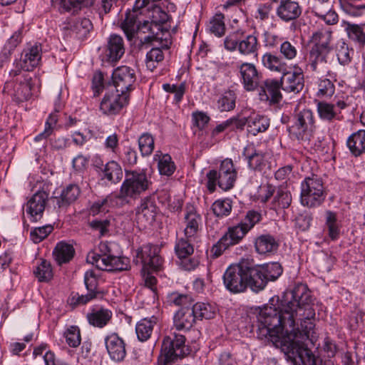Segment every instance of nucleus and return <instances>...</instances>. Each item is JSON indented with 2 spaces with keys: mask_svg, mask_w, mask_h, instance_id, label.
Instances as JSON below:
<instances>
[{
  "mask_svg": "<svg viewBox=\"0 0 365 365\" xmlns=\"http://www.w3.org/2000/svg\"><path fill=\"white\" fill-rule=\"evenodd\" d=\"M346 145L354 157L365 153V130H359L349 136Z\"/></svg>",
  "mask_w": 365,
  "mask_h": 365,
  "instance_id": "nucleus-33",
  "label": "nucleus"
},
{
  "mask_svg": "<svg viewBox=\"0 0 365 365\" xmlns=\"http://www.w3.org/2000/svg\"><path fill=\"white\" fill-rule=\"evenodd\" d=\"M246 278L247 281V287H249L253 292H258L264 289L267 285L264 275L259 265H252L249 261H245Z\"/></svg>",
  "mask_w": 365,
  "mask_h": 365,
  "instance_id": "nucleus-22",
  "label": "nucleus"
},
{
  "mask_svg": "<svg viewBox=\"0 0 365 365\" xmlns=\"http://www.w3.org/2000/svg\"><path fill=\"white\" fill-rule=\"evenodd\" d=\"M263 65L268 69L285 74L287 71V64L282 58L267 53L262 56Z\"/></svg>",
  "mask_w": 365,
  "mask_h": 365,
  "instance_id": "nucleus-41",
  "label": "nucleus"
},
{
  "mask_svg": "<svg viewBox=\"0 0 365 365\" xmlns=\"http://www.w3.org/2000/svg\"><path fill=\"white\" fill-rule=\"evenodd\" d=\"M148 15L158 31L161 29L160 26L167 22L169 19L168 14L161 7L156 5H153L151 9H148Z\"/></svg>",
  "mask_w": 365,
  "mask_h": 365,
  "instance_id": "nucleus-45",
  "label": "nucleus"
},
{
  "mask_svg": "<svg viewBox=\"0 0 365 365\" xmlns=\"http://www.w3.org/2000/svg\"><path fill=\"white\" fill-rule=\"evenodd\" d=\"M330 31L322 29L313 34L312 41L314 45L309 53V66L312 71H316L326 65L327 56L332 49Z\"/></svg>",
  "mask_w": 365,
  "mask_h": 365,
  "instance_id": "nucleus-6",
  "label": "nucleus"
},
{
  "mask_svg": "<svg viewBox=\"0 0 365 365\" xmlns=\"http://www.w3.org/2000/svg\"><path fill=\"white\" fill-rule=\"evenodd\" d=\"M163 59V51L158 47L153 48L146 54L145 66L148 70L153 71Z\"/></svg>",
  "mask_w": 365,
  "mask_h": 365,
  "instance_id": "nucleus-50",
  "label": "nucleus"
},
{
  "mask_svg": "<svg viewBox=\"0 0 365 365\" xmlns=\"http://www.w3.org/2000/svg\"><path fill=\"white\" fill-rule=\"evenodd\" d=\"M154 160L158 161V169L161 175L171 176L176 170V165L169 154L157 152Z\"/></svg>",
  "mask_w": 365,
  "mask_h": 365,
  "instance_id": "nucleus-37",
  "label": "nucleus"
},
{
  "mask_svg": "<svg viewBox=\"0 0 365 365\" xmlns=\"http://www.w3.org/2000/svg\"><path fill=\"white\" fill-rule=\"evenodd\" d=\"M334 106L326 102H318L317 111L319 117L322 120L331 121L335 116L336 113L334 110Z\"/></svg>",
  "mask_w": 365,
  "mask_h": 365,
  "instance_id": "nucleus-58",
  "label": "nucleus"
},
{
  "mask_svg": "<svg viewBox=\"0 0 365 365\" xmlns=\"http://www.w3.org/2000/svg\"><path fill=\"white\" fill-rule=\"evenodd\" d=\"M346 31L350 40L360 46H365V31L363 26L348 24Z\"/></svg>",
  "mask_w": 365,
  "mask_h": 365,
  "instance_id": "nucleus-49",
  "label": "nucleus"
},
{
  "mask_svg": "<svg viewBox=\"0 0 365 365\" xmlns=\"http://www.w3.org/2000/svg\"><path fill=\"white\" fill-rule=\"evenodd\" d=\"M84 283L88 294L95 295V299L103 297V292L98 289V280L94 271L88 270L84 275Z\"/></svg>",
  "mask_w": 365,
  "mask_h": 365,
  "instance_id": "nucleus-46",
  "label": "nucleus"
},
{
  "mask_svg": "<svg viewBox=\"0 0 365 365\" xmlns=\"http://www.w3.org/2000/svg\"><path fill=\"white\" fill-rule=\"evenodd\" d=\"M197 239L187 237L185 235L176 239L175 253L180 259V264L185 270H192L199 264L197 259L190 257L194 252V243Z\"/></svg>",
  "mask_w": 365,
  "mask_h": 365,
  "instance_id": "nucleus-10",
  "label": "nucleus"
},
{
  "mask_svg": "<svg viewBox=\"0 0 365 365\" xmlns=\"http://www.w3.org/2000/svg\"><path fill=\"white\" fill-rule=\"evenodd\" d=\"M245 119L247 132L252 135L265 132L269 126V120L264 115L254 113Z\"/></svg>",
  "mask_w": 365,
  "mask_h": 365,
  "instance_id": "nucleus-34",
  "label": "nucleus"
},
{
  "mask_svg": "<svg viewBox=\"0 0 365 365\" xmlns=\"http://www.w3.org/2000/svg\"><path fill=\"white\" fill-rule=\"evenodd\" d=\"M192 308L182 307L174 315L173 322L177 330H190L197 321Z\"/></svg>",
  "mask_w": 365,
  "mask_h": 365,
  "instance_id": "nucleus-28",
  "label": "nucleus"
},
{
  "mask_svg": "<svg viewBox=\"0 0 365 365\" xmlns=\"http://www.w3.org/2000/svg\"><path fill=\"white\" fill-rule=\"evenodd\" d=\"M63 336L70 347L76 348L81 344V331L78 326H69L64 331Z\"/></svg>",
  "mask_w": 365,
  "mask_h": 365,
  "instance_id": "nucleus-54",
  "label": "nucleus"
},
{
  "mask_svg": "<svg viewBox=\"0 0 365 365\" xmlns=\"http://www.w3.org/2000/svg\"><path fill=\"white\" fill-rule=\"evenodd\" d=\"M93 0H60L61 9L64 11H71L80 8L81 6L92 5Z\"/></svg>",
  "mask_w": 365,
  "mask_h": 365,
  "instance_id": "nucleus-62",
  "label": "nucleus"
},
{
  "mask_svg": "<svg viewBox=\"0 0 365 365\" xmlns=\"http://www.w3.org/2000/svg\"><path fill=\"white\" fill-rule=\"evenodd\" d=\"M160 248L152 244L143 245L137 250L136 262L143 265L144 270L158 272L161 269L163 259L160 255Z\"/></svg>",
  "mask_w": 365,
  "mask_h": 365,
  "instance_id": "nucleus-11",
  "label": "nucleus"
},
{
  "mask_svg": "<svg viewBox=\"0 0 365 365\" xmlns=\"http://www.w3.org/2000/svg\"><path fill=\"white\" fill-rule=\"evenodd\" d=\"M240 73L247 91H253L258 88L262 76L253 63H243L240 66Z\"/></svg>",
  "mask_w": 365,
  "mask_h": 365,
  "instance_id": "nucleus-21",
  "label": "nucleus"
},
{
  "mask_svg": "<svg viewBox=\"0 0 365 365\" xmlns=\"http://www.w3.org/2000/svg\"><path fill=\"white\" fill-rule=\"evenodd\" d=\"M48 193L43 190L36 192L26 202V212L31 222H37L43 217Z\"/></svg>",
  "mask_w": 365,
  "mask_h": 365,
  "instance_id": "nucleus-20",
  "label": "nucleus"
},
{
  "mask_svg": "<svg viewBox=\"0 0 365 365\" xmlns=\"http://www.w3.org/2000/svg\"><path fill=\"white\" fill-rule=\"evenodd\" d=\"M81 190L76 184H69L61 192L58 204L59 207L67 206L75 202L80 195Z\"/></svg>",
  "mask_w": 365,
  "mask_h": 365,
  "instance_id": "nucleus-40",
  "label": "nucleus"
},
{
  "mask_svg": "<svg viewBox=\"0 0 365 365\" xmlns=\"http://www.w3.org/2000/svg\"><path fill=\"white\" fill-rule=\"evenodd\" d=\"M192 308L197 320L213 319L217 311L214 305L204 302H197Z\"/></svg>",
  "mask_w": 365,
  "mask_h": 365,
  "instance_id": "nucleus-43",
  "label": "nucleus"
},
{
  "mask_svg": "<svg viewBox=\"0 0 365 365\" xmlns=\"http://www.w3.org/2000/svg\"><path fill=\"white\" fill-rule=\"evenodd\" d=\"M242 156L247 162L249 168L255 171H262L266 166L264 154L256 149L253 144L244 148Z\"/></svg>",
  "mask_w": 365,
  "mask_h": 365,
  "instance_id": "nucleus-24",
  "label": "nucleus"
},
{
  "mask_svg": "<svg viewBox=\"0 0 365 365\" xmlns=\"http://www.w3.org/2000/svg\"><path fill=\"white\" fill-rule=\"evenodd\" d=\"M141 12L140 9H135L133 11L126 14L125 20L121 24V28L127 38L131 40L139 29Z\"/></svg>",
  "mask_w": 365,
  "mask_h": 365,
  "instance_id": "nucleus-31",
  "label": "nucleus"
},
{
  "mask_svg": "<svg viewBox=\"0 0 365 365\" xmlns=\"http://www.w3.org/2000/svg\"><path fill=\"white\" fill-rule=\"evenodd\" d=\"M125 51L123 38L117 34H112L108 39L107 45L101 56L102 61L109 63H117Z\"/></svg>",
  "mask_w": 365,
  "mask_h": 365,
  "instance_id": "nucleus-19",
  "label": "nucleus"
},
{
  "mask_svg": "<svg viewBox=\"0 0 365 365\" xmlns=\"http://www.w3.org/2000/svg\"><path fill=\"white\" fill-rule=\"evenodd\" d=\"M325 227L327 230L328 236L333 241L337 240L340 236L341 225L337 219L336 212L331 210H327Z\"/></svg>",
  "mask_w": 365,
  "mask_h": 365,
  "instance_id": "nucleus-39",
  "label": "nucleus"
},
{
  "mask_svg": "<svg viewBox=\"0 0 365 365\" xmlns=\"http://www.w3.org/2000/svg\"><path fill=\"white\" fill-rule=\"evenodd\" d=\"M41 45H34L31 48L24 49L19 59L14 62L15 68L10 71L11 76H16L21 70L31 71L37 67L41 58Z\"/></svg>",
  "mask_w": 365,
  "mask_h": 365,
  "instance_id": "nucleus-14",
  "label": "nucleus"
},
{
  "mask_svg": "<svg viewBox=\"0 0 365 365\" xmlns=\"http://www.w3.org/2000/svg\"><path fill=\"white\" fill-rule=\"evenodd\" d=\"M292 195L287 187H278L274 192L271 208L274 210L288 208L292 203Z\"/></svg>",
  "mask_w": 365,
  "mask_h": 365,
  "instance_id": "nucleus-36",
  "label": "nucleus"
},
{
  "mask_svg": "<svg viewBox=\"0 0 365 365\" xmlns=\"http://www.w3.org/2000/svg\"><path fill=\"white\" fill-rule=\"evenodd\" d=\"M53 229L51 225L36 227L30 233L31 240L34 243H39L53 231Z\"/></svg>",
  "mask_w": 365,
  "mask_h": 365,
  "instance_id": "nucleus-63",
  "label": "nucleus"
},
{
  "mask_svg": "<svg viewBox=\"0 0 365 365\" xmlns=\"http://www.w3.org/2000/svg\"><path fill=\"white\" fill-rule=\"evenodd\" d=\"M65 28L69 30L71 36L78 39H83L93 29V24L89 19L78 18L68 23V26Z\"/></svg>",
  "mask_w": 365,
  "mask_h": 365,
  "instance_id": "nucleus-30",
  "label": "nucleus"
},
{
  "mask_svg": "<svg viewBox=\"0 0 365 365\" xmlns=\"http://www.w3.org/2000/svg\"><path fill=\"white\" fill-rule=\"evenodd\" d=\"M182 223L184 235L192 238H198L202 230V217L196 207L191 204L186 205L185 207Z\"/></svg>",
  "mask_w": 365,
  "mask_h": 365,
  "instance_id": "nucleus-17",
  "label": "nucleus"
},
{
  "mask_svg": "<svg viewBox=\"0 0 365 365\" xmlns=\"http://www.w3.org/2000/svg\"><path fill=\"white\" fill-rule=\"evenodd\" d=\"M243 37V30L238 29L230 33L224 39V47L228 51H235L239 48L240 38Z\"/></svg>",
  "mask_w": 365,
  "mask_h": 365,
  "instance_id": "nucleus-56",
  "label": "nucleus"
},
{
  "mask_svg": "<svg viewBox=\"0 0 365 365\" xmlns=\"http://www.w3.org/2000/svg\"><path fill=\"white\" fill-rule=\"evenodd\" d=\"M327 192L322 178L317 175L306 177L300 185V202L308 208H316L323 204Z\"/></svg>",
  "mask_w": 365,
  "mask_h": 365,
  "instance_id": "nucleus-5",
  "label": "nucleus"
},
{
  "mask_svg": "<svg viewBox=\"0 0 365 365\" xmlns=\"http://www.w3.org/2000/svg\"><path fill=\"white\" fill-rule=\"evenodd\" d=\"M129 101L130 93H106L100 103V110L108 116L118 115Z\"/></svg>",
  "mask_w": 365,
  "mask_h": 365,
  "instance_id": "nucleus-13",
  "label": "nucleus"
},
{
  "mask_svg": "<svg viewBox=\"0 0 365 365\" xmlns=\"http://www.w3.org/2000/svg\"><path fill=\"white\" fill-rule=\"evenodd\" d=\"M262 220V215L260 212L255 210H249L244 219L240 222L245 228H247V232L251 230L256 224Z\"/></svg>",
  "mask_w": 365,
  "mask_h": 365,
  "instance_id": "nucleus-57",
  "label": "nucleus"
},
{
  "mask_svg": "<svg viewBox=\"0 0 365 365\" xmlns=\"http://www.w3.org/2000/svg\"><path fill=\"white\" fill-rule=\"evenodd\" d=\"M113 246L115 244L112 242H100L96 250L88 253L87 262L104 271L128 270L130 268L129 258L115 256L113 251Z\"/></svg>",
  "mask_w": 365,
  "mask_h": 365,
  "instance_id": "nucleus-2",
  "label": "nucleus"
},
{
  "mask_svg": "<svg viewBox=\"0 0 365 365\" xmlns=\"http://www.w3.org/2000/svg\"><path fill=\"white\" fill-rule=\"evenodd\" d=\"M152 185L150 178L145 170L125 171V179L117 194L123 205L130 200H135L148 190Z\"/></svg>",
  "mask_w": 365,
  "mask_h": 365,
  "instance_id": "nucleus-3",
  "label": "nucleus"
},
{
  "mask_svg": "<svg viewBox=\"0 0 365 365\" xmlns=\"http://www.w3.org/2000/svg\"><path fill=\"white\" fill-rule=\"evenodd\" d=\"M101 180L110 183H118L123 178V173L120 165L115 160H110L103 167H101Z\"/></svg>",
  "mask_w": 365,
  "mask_h": 365,
  "instance_id": "nucleus-29",
  "label": "nucleus"
},
{
  "mask_svg": "<svg viewBox=\"0 0 365 365\" xmlns=\"http://www.w3.org/2000/svg\"><path fill=\"white\" fill-rule=\"evenodd\" d=\"M257 38L254 34L247 35L243 31V37L240 38L238 51L243 55L254 53L257 51Z\"/></svg>",
  "mask_w": 365,
  "mask_h": 365,
  "instance_id": "nucleus-42",
  "label": "nucleus"
},
{
  "mask_svg": "<svg viewBox=\"0 0 365 365\" xmlns=\"http://www.w3.org/2000/svg\"><path fill=\"white\" fill-rule=\"evenodd\" d=\"M237 178V172L232 160L226 158L221 162L218 170L212 169L207 173L205 187L210 193L216 190L217 185L228 191L235 186Z\"/></svg>",
  "mask_w": 365,
  "mask_h": 365,
  "instance_id": "nucleus-4",
  "label": "nucleus"
},
{
  "mask_svg": "<svg viewBox=\"0 0 365 365\" xmlns=\"http://www.w3.org/2000/svg\"><path fill=\"white\" fill-rule=\"evenodd\" d=\"M259 100L265 102L269 106L280 108L282 96L281 93H259Z\"/></svg>",
  "mask_w": 365,
  "mask_h": 365,
  "instance_id": "nucleus-61",
  "label": "nucleus"
},
{
  "mask_svg": "<svg viewBox=\"0 0 365 365\" xmlns=\"http://www.w3.org/2000/svg\"><path fill=\"white\" fill-rule=\"evenodd\" d=\"M245 261L231 264L225 270L222 279L225 288L232 294L244 292L247 288Z\"/></svg>",
  "mask_w": 365,
  "mask_h": 365,
  "instance_id": "nucleus-8",
  "label": "nucleus"
},
{
  "mask_svg": "<svg viewBox=\"0 0 365 365\" xmlns=\"http://www.w3.org/2000/svg\"><path fill=\"white\" fill-rule=\"evenodd\" d=\"M185 336L172 332L163 338L160 349V361L163 365L175 361L190 354L191 349L185 344Z\"/></svg>",
  "mask_w": 365,
  "mask_h": 365,
  "instance_id": "nucleus-7",
  "label": "nucleus"
},
{
  "mask_svg": "<svg viewBox=\"0 0 365 365\" xmlns=\"http://www.w3.org/2000/svg\"><path fill=\"white\" fill-rule=\"evenodd\" d=\"M313 127V113L304 109L295 115L294 124L288 128V131L296 139L302 140L308 132L312 130Z\"/></svg>",
  "mask_w": 365,
  "mask_h": 365,
  "instance_id": "nucleus-16",
  "label": "nucleus"
},
{
  "mask_svg": "<svg viewBox=\"0 0 365 365\" xmlns=\"http://www.w3.org/2000/svg\"><path fill=\"white\" fill-rule=\"evenodd\" d=\"M248 233L240 223L230 226L220 240L212 245L210 253L213 258H217L230 247L239 244Z\"/></svg>",
  "mask_w": 365,
  "mask_h": 365,
  "instance_id": "nucleus-9",
  "label": "nucleus"
},
{
  "mask_svg": "<svg viewBox=\"0 0 365 365\" xmlns=\"http://www.w3.org/2000/svg\"><path fill=\"white\" fill-rule=\"evenodd\" d=\"M311 292L298 283L287 290L279 307L265 304L257 314V336L276 346L286 348L287 354L300 340L309 339L314 328L315 310Z\"/></svg>",
  "mask_w": 365,
  "mask_h": 365,
  "instance_id": "nucleus-1",
  "label": "nucleus"
},
{
  "mask_svg": "<svg viewBox=\"0 0 365 365\" xmlns=\"http://www.w3.org/2000/svg\"><path fill=\"white\" fill-rule=\"evenodd\" d=\"M135 81L133 70L128 66H120L115 69L111 76V85L115 91H130L135 88Z\"/></svg>",
  "mask_w": 365,
  "mask_h": 365,
  "instance_id": "nucleus-18",
  "label": "nucleus"
},
{
  "mask_svg": "<svg viewBox=\"0 0 365 365\" xmlns=\"http://www.w3.org/2000/svg\"><path fill=\"white\" fill-rule=\"evenodd\" d=\"M255 247L259 254L270 255L277 252L279 243L274 236L269 234L262 235L256 238Z\"/></svg>",
  "mask_w": 365,
  "mask_h": 365,
  "instance_id": "nucleus-32",
  "label": "nucleus"
},
{
  "mask_svg": "<svg viewBox=\"0 0 365 365\" xmlns=\"http://www.w3.org/2000/svg\"><path fill=\"white\" fill-rule=\"evenodd\" d=\"M34 273L41 282L50 281L53 277V270L51 263L46 259H41V263L36 267Z\"/></svg>",
  "mask_w": 365,
  "mask_h": 365,
  "instance_id": "nucleus-47",
  "label": "nucleus"
},
{
  "mask_svg": "<svg viewBox=\"0 0 365 365\" xmlns=\"http://www.w3.org/2000/svg\"><path fill=\"white\" fill-rule=\"evenodd\" d=\"M139 150L143 156L150 155L154 150V138L148 133L142 134L138 139Z\"/></svg>",
  "mask_w": 365,
  "mask_h": 365,
  "instance_id": "nucleus-55",
  "label": "nucleus"
},
{
  "mask_svg": "<svg viewBox=\"0 0 365 365\" xmlns=\"http://www.w3.org/2000/svg\"><path fill=\"white\" fill-rule=\"evenodd\" d=\"M211 208L217 217H227L232 212V200L230 198L217 200L213 202Z\"/></svg>",
  "mask_w": 365,
  "mask_h": 365,
  "instance_id": "nucleus-44",
  "label": "nucleus"
},
{
  "mask_svg": "<svg viewBox=\"0 0 365 365\" xmlns=\"http://www.w3.org/2000/svg\"><path fill=\"white\" fill-rule=\"evenodd\" d=\"M157 323V317L144 318L138 322L135 326L137 337L140 341L148 340L153 333V327Z\"/></svg>",
  "mask_w": 365,
  "mask_h": 365,
  "instance_id": "nucleus-38",
  "label": "nucleus"
},
{
  "mask_svg": "<svg viewBox=\"0 0 365 365\" xmlns=\"http://www.w3.org/2000/svg\"><path fill=\"white\" fill-rule=\"evenodd\" d=\"M53 255L58 265L69 262L75 255V249L69 243L61 241L56 244Z\"/></svg>",
  "mask_w": 365,
  "mask_h": 365,
  "instance_id": "nucleus-35",
  "label": "nucleus"
},
{
  "mask_svg": "<svg viewBox=\"0 0 365 365\" xmlns=\"http://www.w3.org/2000/svg\"><path fill=\"white\" fill-rule=\"evenodd\" d=\"M104 345L111 361L120 363L125 360L127 356L126 343L117 332L108 333L104 337Z\"/></svg>",
  "mask_w": 365,
  "mask_h": 365,
  "instance_id": "nucleus-15",
  "label": "nucleus"
},
{
  "mask_svg": "<svg viewBox=\"0 0 365 365\" xmlns=\"http://www.w3.org/2000/svg\"><path fill=\"white\" fill-rule=\"evenodd\" d=\"M353 53L352 48H349L344 42L341 43L336 50V56L339 63L343 66L348 65L351 61Z\"/></svg>",
  "mask_w": 365,
  "mask_h": 365,
  "instance_id": "nucleus-59",
  "label": "nucleus"
},
{
  "mask_svg": "<svg viewBox=\"0 0 365 365\" xmlns=\"http://www.w3.org/2000/svg\"><path fill=\"white\" fill-rule=\"evenodd\" d=\"M264 275L266 282L276 280L283 272L279 262H271L259 265Z\"/></svg>",
  "mask_w": 365,
  "mask_h": 365,
  "instance_id": "nucleus-48",
  "label": "nucleus"
},
{
  "mask_svg": "<svg viewBox=\"0 0 365 365\" xmlns=\"http://www.w3.org/2000/svg\"><path fill=\"white\" fill-rule=\"evenodd\" d=\"M112 87L111 81L105 78V75L101 71H96L91 78V88L94 91H102L103 90H110Z\"/></svg>",
  "mask_w": 365,
  "mask_h": 365,
  "instance_id": "nucleus-52",
  "label": "nucleus"
},
{
  "mask_svg": "<svg viewBox=\"0 0 365 365\" xmlns=\"http://www.w3.org/2000/svg\"><path fill=\"white\" fill-rule=\"evenodd\" d=\"M302 341L287 354L294 365H334V361L330 359H322L315 357L312 351L304 346Z\"/></svg>",
  "mask_w": 365,
  "mask_h": 365,
  "instance_id": "nucleus-12",
  "label": "nucleus"
},
{
  "mask_svg": "<svg viewBox=\"0 0 365 365\" xmlns=\"http://www.w3.org/2000/svg\"><path fill=\"white\" fill-rule=\"evenodd\" d=\"M275 190L274 187L270 184L259 186L256 195L257 200L262 203L267 202L271 197L274 196Z\"/></svg>",
  "mask_w": 365,
  "mask_h": 365,
  "instance_id": "nucleus-64",
  "label": "nucleus"
},
{
  "mask_svg": "<svg viewBox=\"0 0 365 365\" xmlns=\"http://www.w3.org/2000/svg\"><path fill=\"white\" fill-rule=\"evenodd\" d=\"M236 98L235 93H224L217 99V108L221 112L232 110L235 108Z\"/></svg>",
  "mask_w": 365,
  "mask_h": 365,
  "instance_id": "nucleus-53",
  "label": "nucleus"
},
{
  "mask_svg": "<svg viewBox=\"0 0 365 365\" xmlns=\"http://www.w3.org/2000/svg\"><path fill=\"white\" fill-rule=\"evenodd\" d=\"M112 318V311L104 307H94L86 315L88 324L99 329H103L109 324Z\"/></svg>",
  "mask_w": 365,
  "mask_h": 365,
  "instance_id": "nucleus-26",
  "label": "nucleus"
},
{
  "mask_svg": "<svg viewBox=\"0 0 365 365\" xmlns=\"http://www.w3.org/2000/svg\"><path fill=\"white\" fill-rule=\"evenodd\" d=\"M225 16L219 12L215 14L210 19L209 24V30L215 36L221 37L225 33Z\"/></svg>",
  "mask_w": 365,
  "mask_h": 365,
  "instance_id": "nucleus-51",
  "label": "nucleus"
},
{
  "mask_svg": "<svg viewBox=\"0 0 365 365\" xmlns=\"http://www.w3.org/2000/svg\"><path fill=\"white\" fill-rule=\"evenodd\" d=\"M302 14L299 4L292 0L282 1L276 9L277 16L283 21L297 19Z\"/></svg>",
  "mask_w": 365,
  "mask_h": 365,
  "instance_id": "nucleus-27",
  "label": "nucleus"
},
{
  "mask_svg": "<svg viewBox=\"0 0 365 365\" xmlns=\"http://www.w3.org/2000/svg\"><path fill=\"white\" fill-rule=\"evenodd\" d=\"M287 88L290 91H302L304 88V76L302 73H293L287 78Z\"/></svg>",
  "mask_w": 365,
  "mask_h": 365,
  "instance_id": "nucleus-60",
  "label": "nucleus"
},
{
  "mask_svg": "<svg viewBox=\"0 0 365 365\" xmlns=\"http://www.w3.org/2000/svg\"><path fill=\"white\" fill-rule=\"evenodd\" d=\"M158 207L152 197H146L141 200L138 207L136 215L138 220L144 222V226L150 225L155 220Z\"/></svg>",
  "mask_w": 365,
  "mask_h": 365,
  "instance_id": "nucleus-23",
  "label": "nucleus"
},
{
  "mask_svg": "<svg viewBox=\"0 0 365 365\" xmlns=\"http://www.w3.org/2000/svg\"><path fill=\"white\" fill-rule=\"evenodd\" d=\"M124 205L117 194H110L106 197L96 200L90 207L89 212L93 216L101 213H106L112 207Z\"/></svg>",
  "mask_w": 365,
  "mask_h": 365,
  "instance_id": "nucleus-25",
  "label": "nucleus"
}]
</instances>
